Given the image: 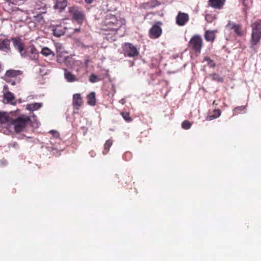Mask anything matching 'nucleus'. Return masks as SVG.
Here are the masks:
<instances>
[{
	"mask_svg": "<svg viewBox=\"0 0 261 261\" xmlns=\"http://www.w3.org/2000/svg\"><path fill=\"white\" fill-rule=\"evenodd\" d=\"M103 23L102 30L114 32V34L117 36L116 37L123 36L124 31H122L123 22L121 20L118 19L115 15H107Z\"/></svg>",
	"mask_w": 261,
	"mask_h": 261,
	"instance_id": "obj_1",
	"label": "nucleus"
},
{
	"mask_svg": "<svg viewBox=\"0 0 261 261\" xmlns=\"http://www.w3.org/2000/svg\"><path fill=\"white\" fill-rule=\"evenodd\" d=\"M8 120L9 121L7 123L9 125H13L15 132L17 133L22 132L31 122L30 117L24 115H21L15 119L8 116Z\"/></svg>",
	"mask_w": 261,
	"mask_h": 261,
	"instance_id": "obj_2",
	"label": "nucleus"
},
{
	"mask_svg": "<svg viewBox=\"0 0 261 261\" xmlns=\"http://www.w3.org/2000/svg\"><path fill=\"white\" fill-rule=\"evenodd\" d=\"M252 30L250 43L251 47L259 44L261 39V19H257L251 24Z\"/></svg>",
	"mask_w": 261,
	"mask_h": 261,
	"instance_id": "obj_3",
	"label": "nucleus"
},
{
	"mask_svg": "<svg viewBox=\"0 0 261 261\" xmlns=\"http://www.w3.org/2000/svg\"><path fill=\"white\" fill-rule=\"evenodd\" d=\"M203 45V40L199 35H195L192 37L188 43V47L196 54L201 53Z\"/></svg>",
	"mask_w": 261,
	"mask_h": 261,
	"instance_id": "obj_4",
	"label": "nucleus"
},
{
	"mask_svg": "<svg viewBox=\"0 0 261 261\" xmlns=\"http://www.w3.org/2000/svg\"><path fill=\"white\" fill-rule=\"evenodd\" d=\"M21 56L29 60L37 62L38 60L39 52L35 45L32 44L25 48Z\"/></svg>",
	"mask_w": 261,
	"mask_h": 261,
	"instance_id": "obj_5",
	"label": "nucleus"
},
{
	"mask_svg": "<svg viewBox=\"0 0 261 261\" xmlns=\"http://www.w3.org/2000/svg\"><path fill=\"white\" fill-rule=\"evenodd\" d=\"M68 12L72 16V19L77 23L82 24L85 15L84 13L76 6H72L69 8Z\"/></svg>",
	"mask_w": 261,
	"mask_h": 261,
	"instance_id": "obj_6",
	"label": "nucleus"
},
{
	"mask_svg": "<svg viewBox=\"0 0 261 261\" xmlns=\"http://www.w3.org/2000/svg\"><path fill=\"white\" fill-rule=\"evenodd\" d=\"M122 50L125 57H134L139 54L136 47L130 43H125L122 46Z\"/></svg>",
	"mask_w": 261,
	"mask_h": 261,
	"instance_id": "obj_7",
	"label": "nucleus"
},
{
	"mask_svg": "<svg viewBox=\"0 0 261 261\" xmlns=\"http://www.w3.org/2000/svg\"><path fill=\"white\" fill-rule=\"evenodd\" d=\"M161 23L157 22L149 30V37L151 39H157L159 38L162 33V29L160 27Z\"/></svg>",
	"mask_w": 261,
	"mask_h": 261,
	"instance_id": "obj_8",
	"label": "nucleus"
},
{
	"mask_svg": "<svg viewBox=\"0 0 261 261\" xmlns=\"http://www.w3.org/2000/svg\"><path fill=\"white\" fill-rule=\"evenodd\" d=\"M226 27L229 30H233L235 34L238 36H243L245 34L241 24H236L231 21H229Z\"/></svg>",
	"mask_w": 261,
	"mask_h": 261,
	"instance_id": "obj_9",
	"label": "nucleus"
},
{
	"mask_svg": "<svg viewBox=\"0 0 261 261\" xmlns=\"http://www.w3.org/2000/svg\"><path fill=\"white\" fill-rule=\"evenodd\" d=\"M189 20V16L187 13L179 12L176 18V22L179 26L184 25Z\"/></svg>",
	"mask_w": 261,
	"mask_h": 261,
	"instance_id": "obj_10",
	"label": "nucleus"
},
{
	"mask_svg": "<svg viewBox=\"0 0 261 261\" xmlns=\"http://www.w3.org/2000/svg\"><path fill=\"white\" fill-rule=\"evenodd\" d=\"M12 40H13L14 47L19 51L21 56H22L25 50L24 43L19 38H13Z\"/></svg>",
	"mask_w": 261,
	"mask_h": 261,
	"instance_id": "obj_11",
	"label": "nucleus"
},
{
	"mask_svg": "<svg viewBox=\"0 0 261 261\" xmlns=\"http://www.w3.org/2000/svg\"><path fill=\"white\" fill-rule=\"evenodd\" d=\"M10 42L11 41L9 39H0V50L4 51L7 53L10 52Z\"/></svg>",
	"mask_w": 261,
	"mask_h": 261,
	"instance_id": "obj_12",
	"label": "nucleus"
},
{
	"mask_svg": "<svg viewBox=\"0 0 261 261\" xmlns=\"http://www.w3.org/2000/svg\"><path fill=\"white\" fill-rule=\"evenodd\" d=\"M226 0H208V5L211 7L221 10L225 4Z\"/></svg>",
	"mask_w": 261,
	"mask_h": 261,
	"instance_id": "obj_13",
	"label": "nucleus"
},
{
	"mask_svg": "<svg viewBox=\"0 0 261 261\" xmlns=\"http://www.w3.org/2000/svg\"><path fill=\"white\" fill-rule=\"evenodd\" d=\"M67 0H56L54 8L55 10H58L59 12H61L67 7Z\"/></svg>",
	"mask_w": 261,
	"mask_h": 261,
	"instance_id": "obj_14",
	"label": "nucleus"
},
{
	"mask_svg": "<svg viewBox=\"0 0 261 261\" xmlns=\"http://www.w3.org/2000/svg\"><path fill=\"white\" fill-rule=\"evenodd\" d=\"M83 103L82 98L80 94L77 93L73 95L72 105L73 107L78 109Z\"/></svg>",
	"mask_w": 261,
	"mask_h": 261,
	"instance_id": "obj_15",
	"label": "nucleus"
},
{
	"mask_svg": "<svg viewBox=\"0 0 261 261\" xmlns=\"http://www.w3.org/2000/svg\"><path fill=\"white\" fill-rule=\"evenodd\" d=\"M216 31L207 30L204 34V38L207 41L213 42L216 38Z\"/></svg>",
	"mask_w": 261,
	"mask_h": 261,
	"instance_id": "obj_16",
	"label": "nucleus"
},
{
	"mask_svg": "<svg viewBox=\"0 0 261 261\" xmlns=\"http://www.w3.org/2000/svg\"><path fill=\"white\" fill-rule=\"evenodd\" d=\"M22 73V72L20 70L10 69L6 71L5 75L9 77H15Z\"/></svg>",
	"mask_w": 261,
	"mask_h": 261,
	"instance_id": "obj_17",
	"label": "nucleus"
},
{
	"mask_svg": "<svg viewBox=\"0 0 261 261\" xmlns=\"http://www.w3.org/2000/svg\"><path fill=\"white\" fill-rule=\"evenodd\" d=\"M64 76L68 82H73L77 81L76 76L67 69H65Z\"/></svg>",
	"mask_w": 261,
	"mask_h": 261,
	"instance_id": "obj_18",
	"label": "nucleus"
},
{
	"mask_svg": "<svg viewBox=\"0 0 261 261\" xmlns=\"http://www.w3.org/2000/svg\"><path fill=\"white\" fill-rule=\"evenodd\" d=\"M42 106V103H33L27 105V109L30 111H35L40 109Z\"/></svg>",
	"mask_w": 261,
	"mask_h": 261,
	"instance_id": "obj_19",
	"label": "nucleus"
},
{
	"mask_svg": "<svg viewBox=\"0 0 261 261\" xmlns=\"http://www.w3.org/2000/svg\"><path fill=\"white\" fill-rule=\"evenodd\" d=\"M88 103L91 106H94L96 103L95 94L94 92H91L87 96Z\"/></svg>",
	"mask_w": 261,
	"mask_h": 261,
	"instance_id": "obj_20",
	"label": "nucleus"
},
{
	"mask_svg": "<svg viewBox=\"0 0 261 261\" xmlns=\"http://www.w3.org/2000/svg\"><path fill=\"white\" fill-rule=\"evenodd\" d=\"M40 53L45 57H48L50 55L55 56V54L47 47H44L42 48Z\"/></svg>",
	"mask_w": 261,
	"mask_h": 261,
	"instance_id": "obj_21",
	"label": "nucleus"
},
{
	"mask_svg": "<svg viewBox=\"0 0 261 261\" xmlns=\"http://www.w3.org/2000/svg\"><path fill=\"white\" fill-rule=\"evenodd\" d=\"M113 144V141L111 139L108 140L105 145H104V149L102 151V153L103 154H106L110 150V148Z\"/></svg>",
	"mask_w": 261,
	"mask_h": 261,
	"instance_id": "obj_22",
	"label": "nucleus"
},
{
	"mask_svg": "<svg viewBox=\"0 0 261 261\" xmlns=\"http://www.w3.org/2000/svg\"><path fill=\"white\" fill-rule=\"evenodd\" d=\"M8 121H9L8 120V116L5 113L0 111V123H6Z\"/></svg>",
	"mask_w": 261,
	"mask_h": 261,
	"instance_id": "obj_23",
	"label": "nucleus"
},
{
	"mask_svg": "<svg viewBox=\"0 0 261 261\" xmlns=\"http://www.w3.org/2000/svg\"><path fill=\"white\" fill-rule=\"evenodd\" d=\"M121 115L123 118L127 122H130L132 121V118L130 117V114L128 112H123L121 113Z\"/></svg>",
	"mask_w": 261,
	"mask_h": 261,
	"instance_id": "obj_24",
	"label": "nucleus"
},
{
	"mask_svg": "<svg viewBox=\"0 0 261 261\" xmlns=\"http://www.w3.org/2000/svg\"><path fill=\"white\" fill-rule=\"evenodd\" d=\"M53 31L54 35L57 37H60V36L63 35L65 33L64 31L60 30L59 27H57V28H55L54 29H53Z\"/></svg>",
	"mask_w": 261,
	"mask_h": 261,
	"instance_id": "obj_25",
	"label": "nucleus"
},
{
	"mask_svg": "<svg viewBox=\"0 0 261 261\" xmlns=\"http://www.w3.org/2000/svg\"><path fill=\"white\" fill-rule=\"evenodd\" d=\"M204 60L207 62V65L210 67H215L216 64L214 61L208 57H205Z\"/></svg>",
	"mask_w": 261,
	"mask_h": 261,
	"instance_id": "obj_26",
	"label": "nucleus"
},
{
	"mask_svg": "<svg viewBox=\"0 0 261 261\" xmlns=\"http://www.w3.org/2000/svg\"><path fill=\"white\" fill-rule=\"evenodd\" d=\"M211 76L213 81L218 82H223V79L217 73H214L211 75Z\"/></svg>",
	"mask_w": 261,
	"mask_h": 261,
	"instance_id": "obj_27",
	"label": "nucleus"
},
{
	"mask_svg": "<svg viewBox=\"0 0 261 261\" xmlns=\"http://www.w3.org/2000/svg\"><path fill=\"white\" fill-rule=\"evenodd\" d=\"M5 98L8 102H12L14 99V96L12 93L8 92L5 94Z\"/></svg>",
	"mask_w": 261,
	"mask_h": 261,
	"instance_id": "obj_28",
	"label": "nucleus"
},
{
	"mask_svg": "<svg viewBox=\"0 0 261 261\" xmlns=\"http://www.w3.org/2000/svg\"><path fill=\"white\" fill-rule=\"evenodd\" d=\"M100 80L98 78V76L95 74H92L90 75L89 81L92 83L97 82Z\"/></svg>",
	"mask_w": 261,
	"mask_h": 261,
	"instance_id": "obj_29",
	"label": "nucleus"
},
{
	"mask_svg": "<svg viewBox=\"0 0 261 261\" xmlns=\"http://www.w3.org/2000/svg\"><path fill=\"white\" fill-rule=\"evenodd\" d=\"M246 109L245 106H241L239 107H237L235 108L233 110L234 113L236 114H238L241 113L242 112L245 111Z\"/></svg>",
	"mask_w": 261,
	"mask_h": 261,
	"instance_id": "obj_30",
	"label": "nucleus"
},
{
	"mask_svg": "<svg viewBox=\"0 0 261 261\" xmlns=\"http://www.w3.org/2000/svg\"><path fill=\"white\" fill-rule=\"evenodd\" d=\"M191 123L188 120H185L181 124L182 127L185 129H188L191 127Z\"/></svg>",
	"mask_w": 261,
	"mask_h": 261,
	"instance_id": "obj_31",
	"label": "nucleus"
},
{
	"mask_svg": "<svg viewBox=\"0 0 261 261\" xmlns=\"http://www.w3.org/2000/svg\"><path fill=\"white\" fill-rule=\"evenodd\" d=\"M206 21L208 23H211L215 19V16L211 14H207L205 16Z\"/></svg>",
	"mask_w": 261,
	"mask_h": 261,
	"instance_id": "obj_32",
	"label": "nucleus"
},
{
	"mask_svg": "<svg viewBox=\"0 0 261 261\" xmlns=\"http://www.w3.org/2000/svg\"><path fill=\"white\" fill-rule=\"evenodd\" d=\"M212 113L216 117V118H217L221 115V112L219 109H215Z\"/></svg>",
	"mask_w": 261,
	"mask_h": 261,
	"instance_id": "obj_33",
	"label": "nucleus"
},
{
	"mask_svg": "<svg viewBox=\"0 0 261 261\" xmlns=\"http://www.w3.org/2000/svg\"><path fill=\"white\" fill-rule=\"evenodd\" d=\"M49 133L51 134L53 136V137L56 139L59 138L60 135L59 133L56 130H50L49 132Z\"/></svg>",
	"mask_w": 261,
	"mask_h": 261,
	"instance_id": "obj_34",
	"label": "nucleus"
},
{
	"mask_svg": "<svg viewBox=\"0 0 261 261\" xmlns=\"http://www.w3.org/2000/svg\"><path fill=\"white\" fill-rule=\"evenodd\" d=\"M214 119H216V117L213 114L208 115L206 118V120L207 121L212 120Z\"/></svg>",
	"mask_w": 261,
	"mask_h": 261,
	"instance_id": "obj_35",
	"label": "nucleus"
},
{
	"mask_svg": "<svg viewBox=\"0 0 261 261\" xmlns=\"http://www.w3.org/2000/svg\"><path fill=\"white\" fill-rule=\"evenodd\" d=\"M85 1L87 4H91L93 2V0H85Z\"/></svg>",
	"mask_w": 261,
	"mask_h": 261,
	"instance_id": "obj_36",
	"label": "nucleus"
},
{
	"mask_svg": "<svg viewBox=\"0 0 261 261\" xmlns=\"http://www.w3.org/2000/svg\"><path fill=\"white\" fill-rule=\"evenodd\" d=\"M2 70V63L0 62V72H1Z\"/></svg>",
	"mask_w": 261,
	"mask_h": 261,
	"instance_id": "obj_37",
	"label": "nucleus"
},
{
	"mask_svg": "<svg viewBox=\"0 0 261 261\" xmlns=\"http://www.w3.org/2000/svg\"><path fill=\"white\" fill-rule=\"evenodd\" d=\"M75 32H80V28L76 29H75Z\"/></svg>",
	"mask_w": 261,
	"mask_h": 261,
	"instance_id": "obj_38",
	"label": "nucleus"
},
{
	"mask_svg": "<svg viewBox=\"0 0 261 261\" xmlns=\"http://www.w3.org/2000/svg\"><path fill=\"white\" fill-rule=\"evenodd\" d=\"M16 145H17V144L16 143H15L14 144H13V146H16Z\"/></svg>",
	"mask_w": 261,
	"mask_h": 261,
	"instance_id": "obj_39",
	"label": "nucleus"
},
{
	"mask_svg": "<svg viewBox=\"0 0 261 261\" xmlns=\"http://www.w3.org/2000/svg\"><path fill=\"white\" fill-rule=\"evenodd\" d=\"M213 104H214V105L216 104V101H215V100H214V101H213Z\"/></svg>",
	"mask_w": 261,
	"mask_h": 261,
	"instance_id": "obj_40",
	"label": "nucleus"
},
{
	"mask_svg": "<svg viewBox=\"0 0 261 261\" xmlns=\"http://www.w3.org/2000/svg\"><path fill=\"white\" fill-rule=\"evenodd\" d=\"M121 101H122V104H123V99H121Z\"/></svg>",
	"mask_w": 261,
	"mask_h": 261,
	"instance_id": "obj_41",
	"label": "nucleus"
},
{
	"mask_svg": "<svg viewBox=\"0 0 261 261\" xmlns=\"http://www.w3.org/2000/svg\"><path fill=\"white\" fill-rule=\"evenodd\" d=\"M121 101H122V104H123V99H121Z\"/></svg>",
	"mask_w": 261,
	"mask_h": 261,
	"instance_id": "obj_42",
	"label": "nucleus"
},
{
	"mask_svg": "<svg viewBox=\"0 0 261 261\" xmlns=\"http://www.w3.org/2000/svg\"><path fill=\"white\" fill-rule=\"evenodd\" d=\"M121 101H122V104H123V99H121Z\"/></svg>",
	"mask_w": 261,
	"mask_h": 261,
	"instance_id": "obj_43",
	"label": "nucleus"
},
{
	"mask_svg": "<svg viewBox=\"0 0 261 261\" xmlns=\"http://www.w3.org/2000/svg\"><path fill=\"white\" fill-rule=\"evenodd\" d=\"M130 154V153L129 152L126 153V154Z\"/></svg>",
	"mask_w": 261,
	"mask_h": 261,
	"instance_id": "obj_44",
	"label": "nucleus"
}]
</instances>
